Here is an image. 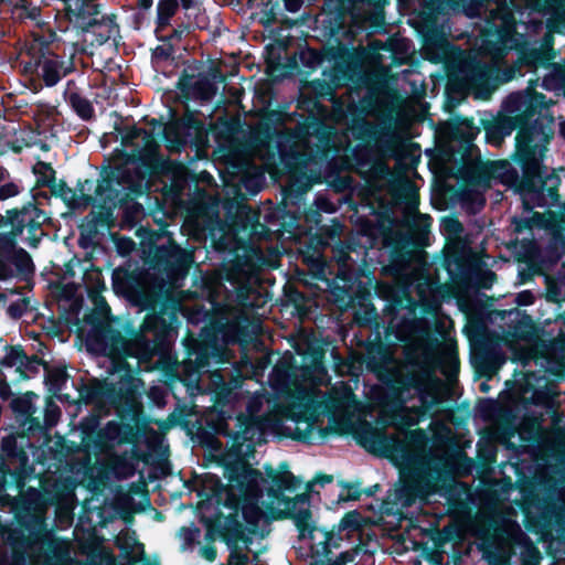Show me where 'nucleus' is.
Listing matches in <instances>:
<instances>
[{
    "instance_id": "1",
    "label": "nucleus",
    "mask_w": 565,
    "mask_h": 565,
    "mask_svg": "<svg viewBox=\"0 0 565 565\" xmlns=\"http://www.w3.org/2000/svg\"><path fill=\"white\" fill-rule=\"evenodd\" d=\"M137 302L147 315L139 327L127 317H109L94 323L87 337V348L109 358L119 374L118 381L93 377L79 380L76 387L78 402L85 405L115 407L138 396L141 380L127 363L128 358L149 361L170 349L180 326V302L162 290L139 291Z\"/></svg>"
},
{
    "instance_id": "2",
    "label": "nucleus",
    "mask_w": 565,
    "mask_h": 565,
    "mask_svg": "<svg viewBox=\"0 0 565 565\" xmlns=\"http://www.w3.org/2000/svg\"><path fill=\"white\" fill-rule=\"evenodd\" d=\"M553 100L536 92L533 86L523 92L512 93L505 100V109L511 116L499 117L484 126L488 142L500 145L505 137L516 130L514 151L511 159L521 168L504 173L503 182L521 194L527 209L543 205L542 186L548 184L552 199L557 198L559 177L547 173L543 164L547 146L554 137V117L551 113Z\"/></svg>"
},
{
    "instance_id": "3",
    "label": "nucleus",
    "mask_w": 565,
    "mask_h": 565,
    "mask_svg": "<svg viewBox=\"0 0 565 565\" xmlns=\"http://www.w3.org/2000/svg\"><path fill=\"white\" fill-rule=\"evenodd\" d=\"M0 439V505L9 508L13 523L1 524L0 535L10 555L0 565H25L29 551L43 539L45 513L52 504L51 493L32 486L39 479L33 457L40 446L38 435L13 426Z\"/></svg>"
},
{
    "instance_id": "4",
    "label": "nucleus",
    "mask_w": 565,
    "mask_h": 565,
    "mask_svg": "<svg viewBox=\"0 0 565 565\" xmlns=\"http://www.w3.org/2000/svg\"><path fill=\"white\" fill-rule=\"evenodd\" d=\"M365 365L383 387V401L393 407H401L416 394L426 408L437 404L431 391L435 381L433 372L416 360L402 361L394 356L391 348L382 340L366 347Z\"/></svg>"
},
{
    "instance_id": "5",
    "label": "nucleus",
    "mask_w": 565,
    "mask_h": 565,
    "mask_svg": "<svg viewBox=\"0 0 565 565\" xmlns=\"http://www.w3.org/2000/svg\"><path fill=\"white\" fill-rule=\"evenodd\" d=\"M221 412L212 428L215 433L226 437L228 448L220 459L224 468V477L228 482H236L239 487L254 489L258 494L257 481H265L263 473L254 469L247 458L255 452L256 439L260 437V422L256 416L239 413L235 416V429L230 428L227 419Z\"/></svg>"
},
{
    "instance_id": "6",
    "label": "nucleus",
    "mask_w": 565,
    "mask_h": 565,
    "mask_svg": "<svg viewBox=\"0 0 565 565\" xmlns=\"http://www.w3.org/2000/svg\"><path fill=\"white\" fill-rule=\"evenodd\" d=\"M137 167L126 164H106L102 167L99 194L108 191V202L121 206L129 200L141 196L148 189L151 178L169 173L170 163L159 151H138L132 153Z\"/></svg>"
},
{
    "instance_id": "7",
    "label": "nucleus",
    "mask_w": 565,
    "mask_h": 565,
    "mask_svg": "<svg viewBox=\"0 0 565 565\" xmlns=\"http://www.w3.org/2000/svg\"><path fill=\"white\" fill-rule=\"evenodd\" d=\"M223 331L221 323L204 326L199 334L188 330L182 339L185 359L178 374L179 381L188 388L199 387L202 375L210 372V366L225 362V348L221 342Z\"/></svg>"
},
{
    "instance_id": "8",
    "label": "nucleus",
    "mask_w": 565,
    "mask_h": 565,
    "mask_svg": "<svg viewBox=\"0 0 565 565\" xmlns=\"http://www.w3.org/2000/svg\"><path fill=\"white\" fill-rule=\"evenodd\" d=\"M143 253L151 269L163 275L169 281L185 278L193 263L191 252L183 249L167 228H139Z\"/></svg>"
},
{
    "instance_id": "9",
    "label": "nucleus",
    "mask_w": 565,
    "mask_h": 565,
    "mask_svg": "<svg viewBox=\"0 0 565 565\" xmlns=\"http://www.w3.org/2000/svg\"><path fill=\"white\" fill-rule=\"evenodd\" d=\"M119 422L110 420L97 435L96 451L107 452L116 446L136 444L147 428L140 394L113 407Z\"/></svg>"
},
{
    "instance_id": "10",
    "label": "nucleus",
    "mask_w": 565,
    "mask_h": 565,
    "mask_svg": "<svg viewBox=\"0 0 565 565\" xmlns=\"http://www.w3.org/2000/svg\"><path fill=\"white\" fill-rule=\"evenodd\" d=\"M44 226L54 227L55 221L51 213L36 206V202L28 201L21 206L12 207L6 211L4 215H0V228L10 227L6 233L18 238L26 231L23 243L30 248H38L44 237L49 234Z\"/></svg>"
},
{
    "instance_id": "11",
    "label": "nucleus",
    "mask_w": 565,
    "mask_h": 565,
    "mask_svg": "<svg viewBox=\"0 0 565 565\" xmlns=\"http://www.w3.org/2000/svg\"><path fill=\"white\" fill-rule=\"evenodd\" d=\"M28 61H23L22 72L25 76L35 77L44 86L53 87L75 70L73 58L65 61L63 56L50 49L49 42L42 36L34 39V43L26 50Z\"/></svg>"
},
{
    "instance_id": "12",
    "label": "nucleus",
    "mask_w": 565,
    "mask_h": 565,
    "mask_svg": "<svg viewBox=\"0 0 565 565\" xmlns=\"http://www.w3.org/2000/svg\"><path fill=\"white\" fill-rule=\"evenodd\" d=\"M366 441L370 451L408 466L415 462L416 452L426 447L428 437L422 428L406 429L403 437L370 430Z\"/></svg>"
},
{
    "instance_id": "13",
    "label": "nucleus",
    "mask_w": 565,
    "mask_h": 565,
    "mask_svg": "<svg viewBox=\"0 0 565 565\" xmlns=\"http://www.w3.org/2000/svg\"><path fill=\"white\" fill-rule=\"evenodd\" d=\"M41 182L45 188L50 189L51 195L60 198L71 210L81 206H97L109 212L116 209V206L108 202V191L102 194L98 192L102 184V171L99 172L94 194L85 193V185H88V190H92L94 186V181L90 179H79L75 189L70 188L64 180L57 181L56 177L52 174L47 179H42Z\"/></svg>"
},
{
    "instance_id": "14",
    "label": "nucleus",
    "mask_w": 565,
    "mask_h": 565,
    "mask_svg": "<svg viewBox=\"0 0 565 565\" xmlns=\"http://www.w3.org/2000/svg\"><path fill=\"white\" fill-rule=\"evenodd\" d=\"M35 273L31 255L18 246L13 235L0 232V281H29Z\"/></svg>"
},
{
    "instance_id": "15",
    "label": "nucleus",
    "mask_w": 565,
    "mask_h": 565,
    "mask_svg": "<svg viewBox=\"0 0 565 565\" xmlns=\"http://www.w3.org/2000/svg\"><path fill=\"white\" fill-rule=\"evenodd\" d=\"M353 248L348 244H339L332 248V259L337 264V273L329 286L339 292V296L353 299L360 295L363 289L361 278L364 276V269L358 267L351 257Z\"/></svg>"
},
{
    "instance_id": "16",
    "label": "nucleus",
    "mask_w": 565,
    "mask_h": 565,
    "mask_svg": "<svg viewBox=\"0 0 565 565\" xmlns=\"http://www.w3.org/2000/svg\"><path fill=\"white\" fill-rule=\"evenodd\" d=\"M221 271L222 278L234 288L237 306L252 310L260 307L258 301L260 291L255 285L256 277H252L238 258L234 256L231 260L224 263Z\"/></svg>"
},
{
    "instance_id": "17",
    "label": "nucleus",
    "mask_w": 565,
    "mask_h": 565,
    "mask_svg": "<svg viewBox=\"0 0 565 565\" xmlns=\"http://www.w3.org/2000/svg\"><path fill=\"white\" fill-rule=\"evenodd\" d=\"M550 185L546 183L542 186V195L543 201L545 202L543 205H533L531 209H527V205L524 204L523 196L521 194L520 198L522 200L523 214L514 215L511 217V225L513 226V232L515 234H523L529 232L530 235H533V230H550L554 226L555 216L552 212L545 213L534 212V207H544L546 205L557 203L559 199V194L557 193V198L552 199L548 193Z\"/></svg>"
},
{
    "instance_id": "18",
    "label": "nucleus",
    "mask_w": 565,
    "mask_h": 565,
    "mask_svg": "<svg viewBox=\"0 0 565 565\" xmlns=\"http://www.w3.org/2000/svg\"><path fill=\"white\" fill-rule=\"evenodd\" d=\"M38 397L34 392L28 391L13 397L10 402V408L18 423V426H13V429H23L31 435H38V439H42L46 436V428L41 420L34 416L36 407L33 401Z\"/></svg>"
},
{
    "instance_id": "19",
    "label": "nucleus",
    "mask_w": 565,
    "mask_h": 565,
    "mask_svg": "<svg viewBox=\"0 0 565 565\" xmlns=\"http://www.w3.org/2000/svg\"><path fill=\"white\" fill-rule=\"evenodd\" d=\"M349 10L340 0H324L320 15L316 19L321 35L338 45L339 35L345 33V21Z\"/></svg>"
},
{
    "instance_id": "20",
    "label": "nucleus",
    "mask_w": 565,
    "mask_h": 565,
    "mask_svg": "<svg viewBox=\"0 0 565 565\" xmlns=\"http://www.w3.org/2000/svg\"><path fill=\"white\" fill-rule=\"evenodd\" d=\"M365 524L366 521L363 514L358 510H352L344 513L339 523L333 525L332 529H321L323 541L319 545L322 547V554L324 556L331 554L332 548H339L344 539L362 531Z\"/></svg>"
},
{
    "instance_id": "21",
    "label": "nucleus",
    "mask_w": 565,
    "mask_h": 565,
    "mask_svg": "<svg viewBox=\"0 0 565 565\" xmlns=\"http://www.w3.org/2000/svg\"><path fill=\"white\" fill-rule=\"evenodd\" d=\"M431 221L429 215L419 214L408 224L405 233H397L390 242L413 256L415 250L427 246Z\"/></svg>"
},
{
    "instance_id": "22",
    "label": "nucleus",
    "mask_w": 565,
    "mask_h": 565,
    "mask_svg": "<svg viewBox=\"0 0 565 565\" xmlns=\"http://www.w3.org/2000/svg\"><path fill=\"white\" fill-rule=\"evenodd\" d=\"M266 476L265 483L268 481L271 482V487L267 489V495L271 499V502L275 501L280 504L282 499L286 497L284 494L285 491H295L298 487H300L302 480L295 476L290 470L289 466L286 461L280 462L278 470H275L271 465H265L264 467ZM264 482L262 483V486Z\"/></svg>"
},
{
    "instance_id": "23",
    "label": "nucleus",
    "mask_w": 565,
    "mask_h": 565,
    "mask_svg": "<svg viewBox=\"0 0 565 565\" xmlns=\"http://www.w3.org/2000/svg\"><path fill=\"white\" fill-rule=\"evenodd\" d=\"M177 88L181 92L185 99L210 102L217 93L214 82L204 73L198 76L183 70L179 76Z\"/></svg>"
},
{
    "instance_id": "24",
    "label": "nucleus",
    "mask_w": 565,
    "mask_h": 565,
    "mask_svg": "<svg viewBox=\"0 0 565 565\" xmlns=\"http://www.w3.org/2000/svg\"><path fill=\"white\" fill-rule=\"evenodd\" d=\"M266 510L271 520H292L300 539L308 537L313 540V533L317 531L321 532L322 527L317 526L313 522L312 512L309 507L299 508L298 510L290 508L279 509L274 507L273 502H269L266 505Z\"/></svg>"
},
{
    "instance_id": "25",
    "label": "nucleus",
    "mask_w": 565,
    "mask_h": 565,
    "mask_svg": "<svg viewBox=\"0 0 565 565\" xmlns=\"http://www.w3.org/2000/svg\"><path fill=\"white\" fill-rule=\"evenodd\" d=\"M96 1L65 0V3H63L67 20L83 33L90 31L94 26V20L100 14L99 4Z\"/></svg>"
},
{
    "instance_id": "26",
    "label": "nucleus",
    "mask_w": 565,
    "mask_h": 565,
    "mask_svg": "<svg viewBox=\"0 0 565 565\" xmlns=\"http://www.w3.org/2000/svg\"><path fill=\"white\" fill-rule=\"evenodd\" d=\"M473 118L456 116L444 128V135L450 142L458 143V151L467 154L473 147V141L479 134Z\"/></svg>"
},
{
    "instance_id": "27",
    "label": "nucleus",
    "mask_w": 565,
    "mask_h": 565,
    "mask_svg": "<svg viewBox=\"0 0 565 565\" xmlns=\"http://www.w3.org/2000/svg\"><path fill=\"white\" fill-rule=\"evenodd\" d=\"M264 481H257V489L260 491L258 494L254 489H245V487H239L236 482H228V484L239 491L243 495V504L242 512L243 519L247 525V531L249 534H256L259 527V521L262 520L264 513L258 505V499L263 497L264 488L262 483Z\"/></svg>"
},
{
    "instance_id": "28",
    "label": "nucleus",
    "mask_w": 565,
    "mask_h": 565,
    "mask_svg": "<svg viewBox=\"0 0 565 565\" xmlns=\"http://www.w3.org/2000/svg\"><path fill=\"white\" fill-rule=\"evenodd\" d=\"M349 56V49L342 43L338 45H324L321 50L307 47L299 53V60L302 66L309 70H316L323 62L344 61Z\"/></svg>"
},
{
    "instance_id": "29",
    "label": "nucleus",
    "mask_w": 565,
    "mask_h": 565,
    "mask_svg": "<svg viewBox=\"0 0 565 565\" xmlns=\"http://www.w3.org/2000/svg\"><path fill=\"white\" fill-rule=\"evenodd\" d=\"M113 211L114 210L108 212L106 210L99 209V212L92 211L82 220V223L78 226L79 247L87 249L96 246V238L99 234V226L107 224L108 217L113 214Z\"/></svg>"
},
{
    "instance_id": "30",
    "label": "nucleus",
    "mask_w": 565,
    "mask_h": 565,
    "mask_svg": "<svg viewBox=\"0 0 565 565\" xmlns=\"http://www.w3.org/2000/svg\"><path fill=\"white\" fill-rule=\"evenodd\" d=\"M40 545H45L43 552L44 565H67L70 562V551L67 545L56 539H47L45 529L43 532V539H41V541L29 551L25 565H28V562L34 557Z\"/></svg>"
},
{
    "instance_id": "31",
    "label": "nucleus",
    "mask_w": 565,
    "mask_h": 565,
    "mask_svg": "<svg viewBox=\"0 0 565 565\" xmlns=\"http://www.w3.org/2000/svg\"><path fill=\"white\" fill-rule=\"evenodd\" d=\"M238 514L230 513L224 518V522L217 521L214 524V530L227 546L235 545L238 542H244L245 544L252 542L250 537L245 535V527L239 521Z\"/></svg>"
},
{
    "instance_id": "32",
    "label": "nucleus",
    "mask_w": 565,
    "mask_h": 565,
    "mask_svg": "<svg viewBox=\"0 0 565 565\" xmlns=\"http://www.w3.org/2000/svg\"><path fill=\"white\" fill-rule=\"evenodd\" d=\"M296 351L301 356L303 366L309 371L319 374L326 372V349L320 342L308 341L303 348H297Z\"/></svg>"
},
{
    "instance_id": "33",
    "label": "nucleus",
    "mask_w": 565,
    "mask_h": 565,
    "mask_svg": "<svg viewBox=\"0 0 565 565\" xmlns=\"http://www.w3.org/2000/svg\"><path fill=\"white\" fill-rule=\"evenodd\" d=\"M163 139L170 150L182 151L189 145H194L196 138L179 122L170 121L163 130Z\"/></svg>"
},
{
    "instance_id": "34",
    "label": "nucleus",
    "mask_w": 565,
    "mask_h": 565,
    "mask_svg": "<svg viewBox=\"0 0 565 565\" xmlns=\"http://www.w3.org/2000/svg\"><path fill=\"white\" fill-rule=\"evenodd\" d=\"M349 130L355 140L364 145L380 140L381 134L383 132L377 125L362 116H355L351 119Z\"/></svg>"
},
{
    "instance_id": "35",
    "label": "nucleus",
    "mask_w": 565,
    "mask_h": 565,
    "mask_svg": "<svg viewBox=\"0 0 565 565\" xmlns=\"http://www.w3.org/2000/svg\"><path fill=\"white\" fill-rule=\"evenodd\" d=\"M45 376H44V383L47 386L49 391L53 394L58 396L60 399H66L70 401V395L64 394L62 395V391L65 388L66 383L70 379V375L67 374L66 366L65 365H55L52 366L49 363L45 364L44 367Z\"/></svg>"
},
{
    "instance_id": "36",
    "label": "nucleus",
    "mask_w": 565,
    "mask_h": 565,
    "mask_svg": "<svg viewBox=\"0 0 565 565\" xmlns=\"http://www.w3.org/2000/svg\"><path fill=\"white\" fill-rule=\"evenodd\" d=\"M58 300V308H63L64 311H68L73 316L77 317L82 303L76 298V287L74 284L58 285L55 291Z\"/></svg>"
},
{
    "instance_id": "37",
    "label": "nucleus",
    "mask_w": 565,
    "mask_h": 565,
    "mask_svg": "<svg viewBox=\"0 0 565 565\" xmlns=\"http://www.w3.org/2000/svg\"><path fill=\"white\" fill-rule=\"evenodd\" d=\"M179 9L178 0H159L157 3V18L154 34L166 32L171 24V19Z\"/></svg>"
},
{
    "instance_id": "38",
    "label": "nucleus",
    "mask_w": 565,
    "mask_h": 565,
    "mask_svg": "<svg viewBox=\"0 0 565 565\" xmlns=\"http://www.w3.org/2000/svg\"><path fill=\"white\" fill-rule=\"evenodd\" d=\"M99 44H104L109 41L118 32V25L116 23L115 15H102L94 20V26L90 31Z\"/></svg>"
},
{
    "instance_id": "39",
    "label": "nucleus",
    "mask_w": 565,
    "mask_h": 565,
    "mask_svg": "<svg viewBox=\"0 0 565 565\" xmlns=\"http://www.w3.org/2000/svg\"><path fill=\"white\" fill-rule=\"evenodd\" d=\"M64 97L75 114L83 120H90L95 116V109L90 100L78 92L66 90Z\"/></svg>"
},
{
    "instance_id": "40",
    "label": "nucleus",
    "mask_w": 565,
    "mask_h": 565,
    "mask_svg": "<svg viewBox=\"0 0 565 565\" xmlns=\"http://www.w3.org/2000/svg\"><path fill=\"white\" fill-rule=\"evenodd\" d=\"M387 244L391 246V249L388 254V265L385 269L392 275H399L409 267L412 256L393 243L388 242Z\"/></svg>"
},
{
    "instance_id": "41",
    "label": "nucleus",
    "mask_w": 565,
    "mask_h": 565,
    "mask_svg": "<svg viewBox=\"0 0 565 565\" xmlns=\"http://www.w3.org/2000/svg\"><path fill=\"white\" fill-rule=\"evenodd\" d=\"M334 65L330 70L328 74V82L332 84V88L335 90L349 82H353L355 76V71L348 64H344L343 61L333 62Z\"/></svg>"
},
{
    "instance_id": "42",
    "label": "nucleus",
    "mask_w": 565,
    "mask_h": 565,
    "mask_svg": "<svg viewBox=\"0 0 565 565\" xmlns=\"http://www.w3.org/2000/svg\"><path fill=\"white\" fill-rule=\"evenodd\" d=\"M512 335L520 341H534L537 338V328L530 316H524L514 327Z\"/></svg>"
},
{
    "instance_id": "43",
    "label": "nucleus",
    "mask_w": 565,
    "mask_h": 565,
    "mask_svg": "<svg viewBox=\"0 0 565 565\" xmlns=\"http://www.w3.org/2000/svg\"><path fill=\"white\" fill-rule=\"evenodd\" d=\"M132 274L125 268L118 267L113 270L111 284L116 294H128L134 287Z\"/></svg>"
},
{
    "instance_id": "44",
    "label": "nucleus",
    "mask_w": 565,
    "mask_h": 565,
    "mask_svg": "<svg viewBox=\"0 0 565 565\" xmlns=\"http://www.w3.org/2000/svg\"><path fill=\"white\" fill-rule=\"evenodd\" d=\"M82 433H83V441L87 445H92L96 450L97 447V435L102 428L99 427V418L98 416L86 417L81 423Z\"/></svg>"
},
{
    "instance_id": "45",
    "label": "nucleus",
    "mask_w": 565,
    "mask_h": 565,
    "mask_svg": "<svg viewBox=\"0 0 565 565\" xmlns=\"http://www.w3.org/2000/svg\"><path fill=\"white\" fill-rule=\"evenodd\" d=\"M83 280L89 295L98 294L106 288L103 273L97 267L92 266L90 269L86 270Z\"/></svg>"
},
{
    "instance_id": "46",
    "label": "nucleus",
    "mask_w": 565,
    "mask_h": 565,
    "mask_svg": "<svg viewBox=\"0 0 565 565\" xmlns=\"http://www.w3.org/2000/svg\"><path fill=\"white\" fill-rule=\"evenodd\" d=\"M553 58L552 51L542 50V49H532L527 52H524L521 56L522 62L531 67H536L539 65H547L550 61Z\"/></svg>"
},
{
    "instance_id": "47",
    "label": "nucleus",
    "mask_w": 565,
    "mask_h": 565,
    "mask_svg": "<svg viewBox=\"0 0 565 565\" xmlns=\"http://www.w3.org/2000/svg\"><path fill=\"white\" fill-rule=\"evenodd\" d=\"M419 486L415 480H407L397 489L396 497L403 502V505L409 507L418 497Z\"/></svg>"
},
{
    "instance_id": "48",
    "label": "nucleus",
    "mask_w": 565,
    "mask_h": 565,
    "mask_svg": "<svg viewBox=\"0 0 565 565\" xmlns=\"http://www.w3.org/2000/svg\"><path fill=\"white\" fill-rule=\"evenodd\" d=\"M316 555L319 558H315V561L310 565H347L350 562H353L354 555L349 551L342 552L337 556L335 559H331L328 555L322 554V547L318 544V548L316 551Z\"/></svg>"
},
{
    "instance_id": "49",
    "label": "nucleus",
    "mask_w": 565,
    "mask_h": 565,
    "mask_svg": "<svg viewBox=\"0 0 565 565\" xmlns=\"http://www.w3.org/2000/svg\"><path fill=\"white\" fill-rule=\"evenodd\" d=\"M7 354L0 359V365L6 367H12L14 365H21L22 360L28 359V354L23 350L22 345H6Z\"/></svg>"
},
{
    "instance_id": "50",
    "label": "nucleus",
    "mask_w": 565,
    "mask_h": 565,
    "mask_svg": "<svg viewBox=\"0 0 565 565\" xmlns=\"http://www.w3.org/2000/svg\"><path fill=\"white\" fill-rule=\"evenodd\" d=\"M46 363V361L39 358L36 354H33L31 356L28 355V359L22 360L21 365L17 367V372H19L21 379L26 380L30 377L28 375V372L31 374H36L39 373V367L43 366L44 369Z\"/></svg>"
},
{
    "instance_id": "51",
    "label": "nucleus",
    "mask_w": 565,
    "mask_h": 565,
    "mask_svg": "<svg viewBox=\"0 0 565 565\" xmlns=\"http://www.w3.org/2000/svg\"><path fill=\"white\" fill-rule=\"evenodd\" d=\"M443 265L451 278L462 275L466 271V263L458 254L445 255Z\"/></svg>"
},
{
    "instance_id": "52",
    "label": "nucleus",
    "mask_w": 565,
    "mask_h": 565,
    "mask_svg": "<svg viewBox=\"0 0 565 565\" xmlns=\"http://www.w3.org/2000/svg\"><path fill=\"white\" fill-rule=\"evenodd\" d=\"M118 132L121 136V145L124 147H134L136 148V140L141 137V132H145V128L134 126H124V127H116Z\"/></svg>"
},
{
    "instance_id": "53",
    "label": "nucleus",
    "mask_w": 565,
    "mask_h": 565,
    "mask_svg": "<svg viewBox=\"0 0 565 565\" xmlns=\"http://www.w3.org/2000/svg\"><path fill=\"white\" fill-rule=\"evenodd\" d=\"M215 422L216 420L209 423L211 430L199 429L198 438H199L200 445L211 448V449H214V450H218L222 448L223 445L216 437V435H218V434L215 433L214 429L212 428L213 423H215Z\"/></svg>"
},
{
    "instance_id": "54",
    "label": "nucleus",
    "mask_w": 565,
    "mask_h": 565,
    "mask_svg": "<svg viewBox=\"0 0 565 565\" xmlns=\"http://www.w3.org/2000/svg\"><path fill=\"white\" fill-rule=\"evenodd\" d=\"M278 154L280 162L288 170H291L294 167H296L302 157V154L294 147H279Z\"/></svg>"
},
{
    "instance_id": "55",
    "label": "nucleus",
    "mask_w": 565,
    "mask_h": 565,
    "mask_svg": "<svg viewBox=\"0 0 565 565\" xmlns=\"http://www.w3.org/2000/svg\"><path fill=\"white\" fill-rule=\"evenodd\" d=\"M188 33H190V24L182 22L173 28L170 33L166 34L164 32H160V34H156V38L160 42L173 43L180 42Z\"/></svg>"
},
{
    "instance_id": "56",
    "label": "nucleus",
    "mask_w": 565,
    "mask_h": 565,
    "mask_svg": "<svg viewBox=\"0 0 565 565\" xmlns=\"http://www.w3.org/2000/svg\"><path fill=\"white\" fill-rule=\"evenodd\" d=\"M179 122L185 128L186 131L191 132L195 138L203 130V124L200 119H198L193 114L188 113L184 114L181 118L178 119Z\"/></svg>"
},
{
    "instance_id": "57",
    "label": "nucleus",
    "mask_w": 565,
    "mask_h": 565,
    "mask_svg": "<svg viewBox=\"0 0 565 565\" xmlns=\"http://www.w3.org/2000/svg\"><path fill=\"white\" fill-rule=\"evenodd\" d=\"M33 173L38 177L36 178V186L38 188H45L42 184V179H47L51 177V173L53 177H56V171L53 169L52 164L50 162L39 161L33 167Z\"/></svg>"
},
{
    "instance_id": "58",
    "label": "nucleus",
    "mask_w": 565,
    "mask_h": 565,
    "mask_svg": "<svg viewBox=\"0 0 565 565\" xmlns=\"http://www.w3.org/2000/svg\"><path fill=\"white\" fill-rule=\"evenodd\" d=\"M309 501L310 492L306 489V492L296 494L294 498L285 497L280 504H284L285 508L298 510L299 508H305L303 505L309 507Z\"/></svg>"
},
{
    "instance_id": "59",
    "label": "nucleus",
    "mask_w": 565,
    "mask_h": 565,
    "mask_svg": "<svg viewBox=\"0 0 565 565\" xmlns=\"http://www.w3.org/2000/svg\"><path fill=\"white\" fill-rule=\"evenodd\" d=\"M174 46L171 42H162L152 50V60L156 62H166L173 58Z\"/></svg>"
},
{
    "instance_id": "60",
    "label": "nucleus",
    "mask_w": 565,
    "mask_h": 565,
    "mask_svg": "<svg viewBox=\"0 0 565 565\" xmlns=\"http://www.w3.org/2000/svg\"><path fill=\"white\" fill-rule=\"evenodd\" d=\"M29 303L30 300L26 297H23L21 299H18L17 301L11 302L7 308L8 316L12 319L22 318L25 311L28 310Z\"/></svg>"
},
{
    "instance_id": "61",
    "label": "nucleus",
    "mask_w": 565,
    "mask_h": 565,
    "mask_svg": "<svg viewBox=\"0 0 565 565\" xmlns=\"http://www.w3.org/2000/svg\"><path fill=\"white\" fill-rule=\"evenodd\" d=\"M311 87L315 95L319 98L332 97L334 95L332 84L328 79H315L311 82Z\"/></svg>"
},
{
    "instance_id": "62",
    "label": "nucleus",
    "mask_w": 565,
    "mask_h": 565,
    "mask_svg": "<svg viewBox=\"0 0 565 565\" xmlns=\"http://www.w3.org/2000/svg\"><path fill=\"white\" fill-rule=\"evenodd\" d=\"M234 256L239 259L242 266L246 268L252 277H255L256 262L253 250L245 248L242 255L235 252Z\"/></svg>"
},
{
    "instance_id": "63",
    "label": "nucleus",
    "mask_w": 565,
    "mask_h": 565,
    "mask_svg": "<svg viewBox=\"0 0 565 565\" xmlns=\"http://www.w3.org/2000/svg\"><path fill=\"white\" fill-rule=\"evenodd\" d=\"M244 495L238 491V493H235L233 489H228L226 491V498L224 501V507L233 510L232 513H239V510L242 509Z\"/></svg>"
},
{
    "instance_id": "64",
    "label": "nucleus",
    "mask_w": 565,
    "mask_h": 565,
    "mask_svg": "<svg viewBox=\"0 0 565 565\" xmlns=\"http://www.w3.org/2000/svg\"><path fill=\"white\" fill-rule=\"evenodd\" d=\"M231 548V553L228 555L227 564L228 565H247L249 562V557L247 554L243 553L237 544L228 546Z\"/></svg>"
}]
</instances>
